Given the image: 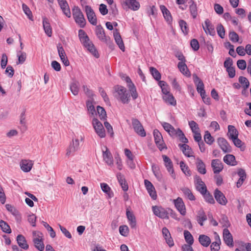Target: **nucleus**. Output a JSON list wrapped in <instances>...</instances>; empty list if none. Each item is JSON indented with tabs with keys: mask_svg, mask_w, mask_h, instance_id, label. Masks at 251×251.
<instances>
[{
	"mask_svg": "<svg viewBox=\"0 0 251 251\" xmlns=\"http://www.w3.org/2000/svg\"><path fill=\"white\" fill-rule=\"evenodd\" d=\"M84 137L82 135H77L73 139L67 149L66 155L68 157L74 155L75 153L80 149V143L83 142Z\"/></svg>",
	"mask_w": 251,
	"mask_h": 251,
	"instance_id": "obj_1",
	"label": "nucleus"
},
{
	"mask_svg": "<svg viewBox=\"0 0 251 251\" xmlns=\"http://www.w3.org/2000/svg\"><path fill=\"white\" fill-rule=\"evenodd\" d=\"M116 93L115 97L124 104L128 103L130 95L126 88L121 85H116L114 88Z\"/></svg>",
	"mask_w": 251,
	"mask_h": 251,
	"instance_id": "obj_2",
	"label": "nucleus"
},
{
	"mask_svg": "<svg viewBox=\"0 0 251 251\" xmlns=\"http://www.w3.org/2000/svg\"><path fill=\"white\" fill-rule=\"evenodd\" d=\"M73 16L75 23L81 28H83L86 25V20L80 8L75 6L73 9Z\"/></svg>",
	"mask_w": 251,
	"mask_h": 251,
	"instance_id": "obj_3",
	"label": "nucleus"
},
{
	"mask_svg": "<svg viewBox=\"0 0 251 251\" xmlns=\"http://www.w3.org/2000/svg\"><path fill=\"white\" fill-rule=\"evenodd\" d=\"M33 242L35 248L40 251H43L45 246L43 243L42 233L34 231L33 232Z\"/></svg>",
	"mask_w": 251,
	"mask_h": 251,
	"instance_id": "obj_4",
	"label": "nucleus"
},
{
	"mask_svg": "<svg viewBox=\"0 0 251 251\" xmlns=\"http://www.w3.org/2000/svg\"><path fill=\"white\" fill-rule=\"evenodd\" d=\"M92 125L97 135L100 138L105 137V130L101 122L98 119L94 118L92 121Z\"/></svg>",
	"mask_w": 251,
	"mask_h": 251,
	"instance_id": "obj_5",
	"label": "nucleus"
},
{
	"mask_svg": "<svg viewBox=\"0 0 251 251\" xmlns=\"http://www.w3.org/2000/svg\"><path fill=\"white\" fill-rule=\"evenodd\" d=\"M132 125L135 132L141 136L145 137L146 135L144 128L140 122L137 119L133 118L132 119Z\"/></svg>",
	"mask_w": 251,
	"mask_h": 251,
	"instance_id": "obj_6",
	"label": "nucleus"
},
{
	"mask_svg": "<svg viewBox=\"0 0 251 251\" xmlns=\"http://www.w3.org/2000/svg\"><path fill=\"white\" fill-rule=\"evenodd\" d=\"M153 214L161 219H169L168 212L163 207L158 206H152Z\"/></svg>",
	"mask_w": 251,
	"mask_h": 251,
	"instance_id": "obj_7",
	"label": "nucleus"
},
{
	"mask_svg": "<svg viewBox=\"0 0 251 251\" xmlns=\"http://www.w3.org/2000/svg\"><path fill=\"white\" fill-rule=\"evenodd\" d=\"M85 10L88 21L94 25H97L96 15L92 8L89 5H86L85 7Z\"/></svg>",
	"mask_w": 251,
	"mask_h": 251,
	"instance_id": "obj_8",
	"label": "nucleus"
},
{
	"mask_svg": "<svg viewBox=\"0 0 251 251\" xmlns=\"http://www.w3.org/2000/svg\"><path fill=\"white\" fill-rule=\"evenodd\" d=\"M153 136L156 145L160 151L162 150L164 148L165 145L161 133L157 129H154Z\"/></svg>",
	"mask_w": 251,
	"mask_h": 251,
	"instance_id": "obj_9",
	"label": "nucleus"
},
{
	"mask_svg": "<svg viewBox=\"0 0 251 251\" xmlns=\"http://www.w3.org/2000/svg\"><path fill=\"white\" fill-rule=\"evenodd\" d=\"M223 239L226 245L229 247L233 246V240L232 234L229 230L225 228L223 232Z\"/></svg>",
	"mask_w": 251,
	"mask_h": 251,
	"instance_id": "obj_10",
	"label": "nucleus"
},
{
	"mask_svg": "<svg viewBox=\"0 0 251 251\" xmlns=\"http://www.w3.org/2000/svg\"><path fill=\"white\" fill-rule=\"evenodd\" d=\"M217 142L220 148L225 153L231 152V147L225 139L219 138L217 139Z\"/></svg>",
	"mask_w": 251,
	"mask_h": 251,
	"instance_id": "obj_11",
	"label": "nucleus"
},
{
	"mask_svg": "<svg viewBox=\"0 0 251 251\" xmlns=\"http://www.w3.org/2000/svg\"><path fill=\"white\" fill-rule=\"evenodd\" d=\"M174 203L175 207L179 213L183 216L185 215L186 208L182 199L180 197H178L176 200H174Z\"/></svg>",
	"mask_w": 251,
	"mask_h": 251,
	"instance_id": "obj_12",
	"label": "nucleus"
},
{
	"mask_svg": "<svg viewBox=\"0 0 251 251\" xmlns=\"http://www.w3.org/2000/svg\"><path fill=\"white\" fill-rule=\"evenodd\" d=\"M202 28L206 34H209L212 36L215 35L214 26L209 19L205 20L204 25H202Z\"/></svg>",
	"mask_w": 251,
	"mask_h": 251,
	"instance_id": "obj_13",
	"label": "nucleus"
},
{
	"mask_svg": "<svg viewBox=\"0 0 251 251\" xmlns=\"http://www.w3.org/2000/svg\"><path fill=\"white\" fill-rule=\"evenodd\" d=\"M194 81L197 86V90L201 95H204L205 93L204 84L202 80L196 75H193Z\"/></svg>",
	"mask_w": 251,
	"mask_h": 251,
	"instance_id": "obj_14",
	"label": "nucleus"
},
{
	"mask_svg": "<svg viewBox=\"0 0 251 251\" xmlns=\"http://www.w3.org/2000/svg\"><path fill=\"white\" fill-rule=\"evenodd\" d=\"M162 158L168 171L170 173L172 178L174 179H176V175L174 173L173 163L171 160L165 155H163Z\"/></svg>",
	"mask_w": 251,
	"mask_h": 251,
	"instance_id": "obj_15",
	"label": "nucleus"
},
{
	"mask_svg": "<svg viewBox=\"0 0 251 251\" xmlns=\"http://www.w3.org/2000/svg\"><path fill=\"white\" fill-rule=\"evenodd\" d=\"M144 184L151 197L154 200H156L157 195L154 187L152 184L147 179L144 180Z\"/></svg>",
	"mask_w": 251,
	"mask_h": 251,
	"instance_id": "obj_16",
	"label": "nucleus"
},
{
	"mask_svg": "<svg viewBox=\"0 0 251 251\" xmlns=\"http://www.w3.org/2000/svg\"><path fill=\"white\" fill-rule=\"evenodd\" d=\"M195 182L196 185V189L198 191L201 193L206 192L207 190L206 186L199 176L197 175L195 176Z\"/></svg>",
	"mask_w": 251,
	"mask_h": 251,
	"instance_id": "obj_17",
	"label": "nucleus"
},
{
	"mask_svg": "<svg viewBox=\"0 0 251 251\" xmlns=\"http://www.w3.org/2000/svg\"><path fill=\"white\" fill-rule=\"evenodd\" d=\"M57 0L64 15H65L67 17L70 18L71 16V13L67 1L66 0Z\"/></svg>",
	"mask_w": 251,
	"mask_h": 251,
	"instance_id": "obj_18",
	"label": "nucleus"
},
{
	"mask_svg": "<svg viewBox=\"0 0 251 251\" xmlns=\"http://www.w3.org/2000/svg\"><path fill=\"white\" fill-rule=\"evenodd\" d=\"M214 194L216 200L219 204L225 205L227 203V201L226 197L224 194L218 189L215 190Z\"/></svg>",
	"mask_w": 251,
	"mask_h": 251,
	"instance_id": "obj_19",
	"label": "nucleus"
},
{
	"mask_svg": "<svg viewBox=\"0 0 251 251\" xmlns=\"http://www.w3.org/2000/svg\"><path fill=\"white\" fill-rule=\"evenodd\" d=\"M113 36L114 37L115 41L117 45L119 46V48L123 51H124L125 49V45L118 29H115L114 30Z\"/></svg>",
	"mask_w": 251,
	"mask_h": 251,
	"instance_id": "obj_20",
	"label": "nucleus"
},
{
	"mask_svg": "<svg viewBox=\"0 0 251 251\" xmlns=\"http://www.w3.org/2000/svg\"><path fill=\"white\" fill-rule=\"evenodd\" d=\"M211 167L214 174L219 173L224 168L222 161L219 159H213L212 160Z\"/></svg>",
	"mask_w": 251,
	"mask_h": 251,
	"instance_id": "obj_21",
	"label": "nucleus"
},
{
	"mask_svg": "<svg viewBox=\"0 0 251 251\" xmlns=\"http://www.w3.org/2000/svg\"><path fill=\"white\" fill-rule=\"evenodd\" d=\"M57 50L59 57L62 63L65 66H69L70 64L68 58L66 57V53L65 52L64 50L60 44H59L57 45Z\"/></svg>",
	"mask_w": 251,
	"mask_h": 251,
	"instance_id": "obj_22",
	"label": "nucleus"
},
{
	"mask_svg": "<svg viewBox=\"0 0 251 251\" xmlns=\"http://www.w3.org/2000/svg\"><path fill=\"white\" fill-rule=\"evenodd\" d=\"M84 46L87 48V50H89L95 57L99 58V54L95 47V46L92 42L89 40V41L83 43Z\"/></svg>",
	"mask_w": 251,
	"mask_h": 251,
	"instance_id": "obj_23",
	"label": "nucleus"
},
{
	"mask_svg": "<svg viewBox=\"0 0 251 251\" xmlns=\"http://www.w3.org/2000/svg\"><path fill=\"white\" fill-rule=\"evenodd\" d=\"M104 148L105 151L102 149L103 159L107 164L111 165L113 164L112 155L106 147H104Z\"/></svg>",
	"mask_w": 251,
	"mask_h": 251,
	"instance_id": "obj_24",
	"label": "nucleus"
},
{
	"mask_svg": "<svg viewBox=\"0 0 251 251\" xmlns=\"http://www.w3.org/2000/svg\"><path fill=\"white\" fill-rule=\"evenodd\" d=\"M43 25L46 34L49 36L52 35V28L50 26L49 20L46 17H43Z\"/></svg>",
	"mask_w": 251,
	"mask_h": 251,
	"instance_id": "obj_25",
	"label": "nucleus"
},
{
	"mask_svg": "<svg viewBox=\"0 0 251 251\" xmlns=\"http://www.w3.org/2000/svg\"><path fill=\"white\" fill-rule=\"evenodd\" d=\"M237 174L240 177V178H239L236 183V186L237 188H239L242 186L244 181L246 179L247 177V175L245 171L242 168H240L238 169Z\"/></svg>",
	"mask_w": 251,
	"mask_h": 251,
	"instance_id": "obj_26",
	"label": "nucleus"
},
{
	"mask_svg": "<svg viewBox=\"0 0 251 251\" xmlns=\"http://www.w3.org/2000/svg\"><path fill=\"white\" fill-rule=\"evenodd\" d=\"M96 34L98 38L101 41H106L107 38L106 36L104 29L100 25H98L96 27Z\"/></svg>",
	"mask_w": 251,
	"mask_h": 251,
	"instance_id": "obj_27",
	"label": "nucleus"
},
{
	"mask_svg": "<svg viewBox=\"0 0 251 251\" xmlns=\"http://www.w3.org/2000/svg\"><path fill=\"white\" fill-rule=\"evenodd\" d=\"M79 86V82L75 79L73 80L70 83V89L74 95L76 96L78 94L80 89Z\"/></svg>",
	"mask_w": 251,
	"mask_h": 251,
	"instance_id": "obj_28",
	"label": "nucleus"
},
{
	"mask_svg": "<svg viewBox=\"0 0 251 251\" xmlns=\"http://www.w3.org/2000/svg\"><path fill=\"white\" fill-rule=\"evenodd\" d=\"M196 165L197 170L199 173L202 175L206 174V170L205 168V164L201 159L199 158H197Z\"/></svg>",
	"mask_w": 251,
	"mask_h": 251,
	"instance_id": "obj_29",
	"label": "nucleus"
},
{
	"mask_svg": "<svg viewBox=\"0 0 251 251\" xmlns=\"http://www.w3.org/2000/svg\"><path fill=\"white\" fill-rule=\"evenodd\" d=\"M32 161L27 160H23L20 163L21 168L25 172H29L32 167Z\"/></svg>",
	"mask_w": 251,
	"mask_h": 251,
	"instance_id": "obj_30",
	"label": "nucleus"
},
{
	"mask_svg": "<svg viewBox=\"0 0 251 251\" xmlns=\"http://www.w3.org/2000/svg\"><path fill=\"white\" fill-rule=\"evenodd\" d=\"M17 241L18 245L24 250L28 249V245L26 242L25 237L22 234H19L17 237Z\"/></svg>",
	"mask_w": 251,
	"mask_h": 251,
	"instance_id": "obj_31",
	"label": "nucleus"
},
{
	"mask_svg": "<svg viewBox=\"0 0 251 251\" xmlns=\"http://www.w3.org/2000/svg\"><path fill=\"white\" fill-rule=\"evenodd\" d=\"M223 160L226 164L230 166H235L237 165V161L235 156L230 154L226 155L223 158Z\"/></svg>",
	"mask_w": 251,
	"mask_h": 251,
	"instance_id": "obj_32",
	"label": "nucleus"
},
{
	"mask_svg": "<svg viewBox=\"0 0 251 251\" xmlns=\"http://www.w3.org/2000/svg\"><path fill=\"white\" fill-rule=\"evenodd\" d=\"M163 16L167 22L170 23L172 21V17L170 11L167 9L165 6L161 5L160 6Z\"/></svg>",
	"mask_w": 251,
	"mask_h": 251,
	"instance_id": "obj_33",
	"label": "nucleus"
},
{
	"mask_svg": "<svg viewBox=\"0 0 251 251\" xmlns=\"http://www.w3.org/2000/svg\"><path fill=\"white\" fill-rule=\"evenodd\" d=\"M164 129L171 135H176L177 129L175 128L169 123L164 122L162 124Z\"/></svg>",
	"mask_w": 251,
	"mask_h": 251,
	"instance_id": "obj_34",
	"label": "nucleus"
},
{
	"mask_svg": "<svg viewBox=\"0 0 251 251\" xmlns=\"http://www.w3.org/2000/svg\"><path fill=\"white\" fill-rule=\"evenodd\" d=\"M125 3L129 8L134 11L138 10L140 7V4L136 0H126Z\"/></svg>",
	"mask_w": 251,
	"mask_h": 251,
	"instance_id": "obj_35",
	"label": "nucleus"
},
{
	"mask_svg": "<svg viewBox=\"0 0 251 251\" xmlns=\"http://www.w3.org/2000/svg\"><path fill=\"white\" fill-rule=\"evenodd\" d=\"M177 67L181 73L186 76H190L191 74L187 65L184 62H179Z\"/></svg>",
	"mask_w": 251,
	"mask_h": 251,
	"instance_id": "obj_36",
	"label": "nucleus"
},
{
	"mask_svg": "<svg viewBox=\"0 0 251 251\" xmlns=\"http://www.w3.org/2000/svg\"><path fill=\"white\" fill-rule=\"evenodd\" d=\"M227 135L229 138L232 140L234 138L238 137V131L233 126L229 125L228 126Z\"/></svg>",
	"mask_w": 251,
	"mask_h": 251,
	"instance_id": "obj_37",
	"label": "nucleus"
},
{
	"mask_svg": "<svg viewBox=\"0 0 251 251\" xmlns=\"http://www.w3.org/2000/svg\"><path fill=\"white\" fill-rule=\"evenodd\" d=\"M199 241L200 244L205 247H208L211 243L210 238L208 236L203 234L199 236Z\"/></svg>",
	"mask_w": 251,
	"mask_h": 251,
	"instance_id": "obj_38",
	"label": "nucleus"
},
{
	"mask_svg": "<svg viewBox=\"0 0 251 251\" xmlns=\"http://www.w3.org/2000/svg\"><path fill=\"white\" fill-rule=\"evenodd\" d=\"M117 178L119 183L120 184L123 190L124 191H126L128 190V187L127 184L124 177V176L121 174V173H118L117 174Z\"/></svg>",
	"mask_w": 251,
	"mask_h": 251,
	"instance_id": "obj_39",
	"label": "nucleus"
},
{
	"mask_svg": "<svg viewBox=\"0 0 251 251\" xmlns=\"http://www.w3.org/2000/svg\"><path fill=\"white\" fill-rule=\"evenodd\" d=\"M179 146L181 148L182 151L185 156L188 157L192 156V153L193 152L192 149L188 145L186 144H179Z\"/></svg>",
	"mask_w": 251,
	"mask_h": 251,
	"instance_id": "obj_40",
	"label": "nucleus"
},
{
	"mask_svg": "<svg viewBox=\"0 0 251 251\" xmlns=\"http://www.w3.org/2000/svg\"><path fill=\"white\" fill-rule=\"evenodd\" d=\"M127 218L129 221V225L131 228H134L136 227V222L134 215L130 211L127 210L126 212Z\"/></svg>",
	"mask_w": 251,
	"mask_h": 251,
	"instance_id": "obj_41",
	"label": "nucleus"
},
{
	"mask_svg": "<svg viewBox=\"0 0 251 251\" xmlns=\"http://www.w3.org/2000/svg\"><path fill=\"white\" fill-rule=\"evenodd\" d=\"M163 99L167 103L174 106L176 105V100L173 95L171 93L163 95Z\"/></svg>",
	"mask_w": 251,
	"mask_h": 251,
	"instance_id": "obj_42",
	"label": "nucleus"
},
{
	"mask_svg": "<svg viewBox=\"0 0 251 251\" xmlns=\"http://www.w3.org/2000/svg\"><path fill=\"white\" fill-rule=\"evenodd\" d=\"M181 190L183 192L184 196L190 201H195V197L193 194L192 191L187 187H183L181 188Z\"/></svg>",
	"mask_w": 251,
	"mask_h": 251,
	"instance_id": "obj_43",
	"label": "nucleus"
},
{
	"mask_svg": "<svg viewBox=\"0 0 251 251\" xmlns=\"http://www.w3.org/2000/svg\"><path fill=\"white\" fill-rule=\"evenodd\" d=\"M100 187L102 191L106 193L109 198H111L113 196V193L111 192V188L106 183H100Z\"/></svg>",
	"mask_w": 251,
	"mask_h": 251,
	"instance_id": "obj_44",
	"label": "nucleus"
},
{
	"mask_svg": "<svg viewBox=\"0 0 251 251\" xmlns=\"http://www.w3.org/2000/svg\"><path fill=\"white\" fill-rule=\"evenodd\" d=\"M5 207L6 209L9 212H10L13 216H14L16 218H19L20 217L19 212L17 210V209L15 207L8 204H6Z\"/></svg>",
	"mask_w": 251,
	"mask_h": 251,
	"instance_id": "obj_45",
	"label": "nucleus"
},
{
	"mask_svg": "<svg viewBox=\"0 0 251 251\" xmlns=\"http://www.w3.org/2000/svg\"><path fill=\"white\" fill-rule=\"evenodd\" d=\"M159 85L160 86L164 95L170 94L169 86L165 81L160 80L159 81Z\"/></svg>",
	"mask_w": 251,
	"mask_h": 251,
	"instance_id": "obj_46",
	"label": "nucleus"
},
{
	"mask_svg": "<svg viewBox=\"0 0 251 251\" xmlns=\"http://www.w3.org/2000/svg\"><path fill=\"white\" fill-rule=\"evenodd\" d=\"M0 226L4 232L7 233H10L11 232L9 226L7 223L2 220H0Z\"/></svg>",
	"mask_w": 251,
	"mask_h": 251,
	"instance_id": "obj_47",
	"label": "nucleus"
},
{
	"mask_svg": "<svg viewBox=\"0 0 251 251\" xmlns=\"http://www.w3.org/2000/svg\"><path fill=\"white\" fill-rule=\"evenodd\" d=\"M184 236L185 240L188 244L193 245L194 238L191 233L188 230H184Z\"/></svg>",
	"mask_w": 251,
	"mask_h": 251,
	"instance_id": "obj_48",
	"label": "nucleus"
},
{
	"mask_svg": "<svg viewBox=\"0 0 251 251\" xmlns=\"http://www.w3.org/2000/svg\"><path fill=\"white\" fill-rule=\"evenodd\" d=\"M78 36L82 44L86 41H89V40H90L85 31L82 29H79L78 30Z\"/></svg>",
	"mask_w": 251,
	"mask_h": 251,
	"instance_id": "obj_49",
	"label": "nucleus"
},
{
	"mask_svg": "<svg viewBox=\"0 0 251 251\" xmlns=\"http://www.w3.org/2000/svg\"><path fill=\"white\" fill-rule=\"evenodd\" d=\"M93 100H89L86 101V106L87 108V110L89 111V112L91 113L92 115L96 113L95 107L93 104Z\"/></svg>",
	"mask_w": 251,
	"mask_h": 251,
	"instance_id": "obj_50",
	"label": "nucleus"
},
{
	"mask_svg": "<svg viewBox=\"0 0 251 251\" xmlns=\"http://www.w3.org/2000/svg\"><path fill=\"white\" fill-rule=\"evenodd\" d=\"M239 82L242 85L244 90L248 89L250 86V82L247 78L244 76H241L239 77Z\"/></svg>",
	"mask_w": 251,
	"mask_h": 251,
	"instance_id": "obj_51",
	"label": "nucleus"
},
{
	"mask_svg": "<svg viewBox=\"0 0 251 251\" xmlns=\"http://www.w3.org/2000/svg\"><path fill=\"white\" fill-rule=\"evenodd\" d=\"M176 135L179 137V140L181 142L184 143V144L187 143L188 142V139L186 138L184 134L180 129H177V131Z\"/></svg>",
	"mask_w": 251,
	"mask_h": 251,
	"instance_id": "obj_52",
	"label": "nucleus"
},
{
	"mask_svg": "<svg viewBox=\"0 0 251 251\" xmlns=\"http://www.w3.org/2000/svg\"><path fill=\"white\" fill-rule=\"evenodd\" d=\"M205 201L210 203L211 204H214L215 203V201L212 197V196L206 190V192H203V193H201Z\"/></svg>",
	"mask_w": 251,
	"mask_h": 251,
	"instance_id": "obj_53",
	"label": "nucleus"
},
{
	"mask_svg": "<svg viewBox=\"0 0 251 251\" xmlns=\"http://www.w3.org/2000/svg\"><path fill=\"white\" fill-rule=\"evenodd\" d=\"M97 109L100 119L103 120H105L106 118V113L105 109L100 106H98Z\"/></svg>",
	"mask_w": 251,
	"mask_h": 251,
	"instance_id": "obj_54",
	"label": "nucleus"
},
{
	"mask_svg": "<svg viewBox=\"0 0 251 251\" xmlns=\"http://www.w3.org/2000/svg\"><path fill=\"white\" fill-rule=\"evenodd\" d=\"M204 139L205 142L209 145H211L214 141V138L211 135L208 131L205 132Z\"/></svg>",
	"mask_w": 251,
	"mask_h": 251,
	"instance_id": "obj_55",
	"label": "nucleus"
},
{
	"mask_svg": "<svg viewBox=\"0 0 251 251\" xmlns=\"http://www.w3.org/2000/svg\"><path fill=\"white\" fill-rule=\"evenodd\" d=\"M150 71L153 77V78L157 81H160L161 75L158 71L153 67L150 68Z\"/></svg>",
	"mask_w": 251,
	"mask_h": 251,
	"instance_id": "obj_56",
	"label": "nucleus"
},
{
	"mask_svg": "<svg viewBox=\"0 0 251 251\" xmlns=\"http://www.w3.org/2000/svg\"><path fill=\"white\" fill-rule=\"evenodd\" d=\"M180 167L182 171L184 173V174L187 176H190L191 174L190 170L187 166L184 163L183 161H181L180 162Z\"/></svg>",
	"mask_w": 251,
	"mask_h": 251,
	"instance_id": "obj_57",
	"label": "nucleus"
},
{
	"mask_svg": "<svg viewBox=\"0 0 251 251\" xmlns=\"http://www.w3.org/2000/svg\"><path fill=\"white\" fill-rule=\"evenodd\" d=\"M189 8L191 15L194 19H195L198 15L196 4L193 1L192 3L190 5Z\"/></svg>",
	"mask_w": 251,
	"mask_h": 251,
	"instance_id": "obj_58",
	"label": "nucleus"
},
{
	"mask_svg": "<svg viewBox=\"0 0 251 251\" xmlns=\"http://www.w3.org/2000/svg\"><path fill=\"white\" fill-rule=\"evenodd\" d=\"M221 240L220 237H218V241L213 242L210 246L211 251H218L220 249V245Z\"/></svg>",
	"mask_w": 251,
	"mask_h": 251,
	"instance_id": "obj_59",
	"label": "nucleus"
},
{
	"mask_svg": "<svg viewBox=\"0 0 251 251\" xmlns=\"http://www.w3.org/2000/svg\"><path fill=\"white\" fill-rule=\"evenodd\" d=\"M217 31L218 35L221 38H224L225 36V30L223 25L220 24L217 27Z\"/></svg>",
	"mask_w": 251,
	"mask_h": 251,
	"instance_id": "obj_60",
	"label": "nucleus"
},
{
	"mask_svg": "<svg viewBox=\"0 0 251 251\" xmlns=\"http://www.w3.org/2000/svg\"><path fill=\"white\" fill-rule=\"evenodd\" d=\"M179 26L182 30V31L185 34H187L188 32V27L187 26V24L185 21L184 20H180L179 22Z\"/></svg>",
	"mask_w": 251,
	"mask_h": 251,
	"instance_id": "obj_61",
	"label": "nucleus"
},
{
	"mask_svg": "<svg viewBox=\"0 0 251 251\" xmlns=\"http://www.w3.org/2000/svg\"><path fill=\"white\" fill-rule=\"evenodd\" d=\"M189 125L193 133L200 131L198 125L194 121L189 122Z\"/></svg>",
	"mask_w": 251,
	"mask_h": 251,
	"instance_id": "obj_62",
	"label": "nucleus"
},
{
	"mask_svg": "<svg viewBox=\"0 0 251 251\" xmlns=\"http://www.w3.org/2000/svg\"><path fill=\"white\" fill-rule=\"evenodd\" d=\"M220 223L222 225L223 227H225L226 228H227V227H229L230 225L228 218L225 215L222 216V217L220 221Z\"/></svg>",
	"mask_w": 251,
	"mask_h": 251,
	"instance_id": "obj_63",
	"label": "nucleus"
},
{
	"mask_svg": "<svg viewBox=\"0 0 251 251\" xmlns=\"http://www.w3.org/2000/svg\"><path fill=\"white\" fill-rule=\"evenodd\" d=\"M119 232L122 236L125 237L127 236L129 232L128 226L126 225L120 226L119 227Z\"/></svg>",
	"mask_w": 251,
	"mask_h": 251,
	"instance_id": "obj_64",
	"label": "nucleus"
}]
</instances>
